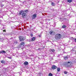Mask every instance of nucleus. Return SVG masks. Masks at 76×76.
I'll return each mask as SVG.
<instances>
[{"mask_svg": "<svg viewBox=\"0 0 76 76\" xmlns=\"http://www.w3.org/2000/svg\"><path fill=\"white\" fill-rule=\"evenodd\" d=\"M0 53H6V52L5 51H4V50H2L1 51H0Z\"/></svg>", "mask_w": 76, "mask_h": 76, "instance_id": "obj_12", "label": "nucleus"}, {"mask_svg": "<svg viewBox=\"0 0 76 76\" xmlns=\"http://www.w3.org/2000/svg\"><path fill=\"white\" fill-rule=\"evenodd\" d=\"M52 68L53 69H57V66L55 65H53L52 66Z\"/></svg>", "mask_w": 76, "mask_h": 76, "instance_id": "obj_8", "label": "nucleus"}, {"mask_svg": "<svg viewBox=\"0 0 76 76\" xmlns=\"http://www.w3.org/2000/svg\"><path fill=\"white\" fill-rule=\"evenodd\" d=\"M49 76H53V74L51 73H50L49 74Z\"/></svg>", "mask_w": 76, "mask_h": 76, "instance_id": "obj_21", "label": "nucleus"}, {"mask_svg": "<svg viewBox=\"0 0 76 76\" xmlns=\"http://www.w3.org/2000/svg\"><path fill=\"white\" fill-rule=\"evenodd\" d=\"M19 38L20 41H24V40H25L24 37L22 36L20 37H19Z\"/></svg>", "mask_w": 76, "mask_h": 76, "instance_id": "obj_4", "label": "nucleus"}, {"mask_svg": "<svg viewBox=\"0 0 76 76\" xmlns=\"http://www.w3.org/2000/svg\"><path fill=\"white\" fill-rule=\"evenodd\" d=\"M26 16V14L24 12L22 14V18H24Z\"/></svg>", "mask_w": 76, "mask_h": 76, "instance_id": "obj_9", "label": "nucleus"}, {"mask_svg": "<svg viewBox=\"0 0 76 76\" xmlns=\"http://www.w3.org/2000/svg\"><path fill=\"white\" fill-rule=\"evenodd\" d=\"M70 39H72V40H73V39H74V38H73L72 37H70Z\"/></svg>", "mask_w": 76, "mask_h": 76, "instance_id": "obj_23", "label": "nucleus"}, {"mask_svg": "<svg viewBox=\"0 0 76 76\" xmlns=\"http://www.w3.org/2000/svg\"><path fill=\"white\" fill-rule=\"evenodd\" d=\"M30 35L31 36V37H33V34H31Z\"/></svg>", "mask_w": 76, "mask_h": 76, "instance_id": "obj_28", "label": "nucleus"}, {"mask_svg": "<svg viewBox=\"0 0 76 76\" xmlns=\"http://www.w3.org/2000/svg\"><path fill=\"white\" fill-rule=\"evenodd\" d=\"M24 45H25V42H22L21 43H20L21 48H22V49H23V48H25Z\"/></svg>", "mask_w": 76, "mask_h": 76, "instance_id": "obj_3", "label": "nucleus"}, {"mask_svg": "<svg viewBox=\"0 0 76 76\" xmlns=\"http://www.w3.org/2000/svg\"><path fill=\"white\" fill-rule=\"evenodd\" d=\"M72 63H70V62H68L66 64H65V65L66 67H69L70 66Z\"/></svg>", "mask_w": 76, "mask_h": 76, "instance_id": "obj_2", "label": "nucleus"}, {"mask_svg": "<svg viewBox=\"0 0 76 76\" xmlns=\"http://www.w3.org/2000/svg\"><path fill=\"white\" fill-rule=\"evenodd\" d=\"M67 1L69 3H71L72 1V0H68Z\"/></svg>", "mask_w": 76, "mask_h": 76, "instance_id": "obj_19", "label": "nucleus"}, {"mask_svg": "<svg viewBox=\"0 0 76 76\" xmlns=\"http://www.w3.org/2000/svg\"><path fill=\"white\" fill-rule=\"evenodd\" d=\"M38 50H41V48H39Z\"/></svg>", "mask_w": 76, "mask_h": 76, "instance_id": "obj_31", "label": "nucleus"}, {"mask_svg": "<svg viewBox=\"0 0 76 76\" xmlns=\"http://www.w3.org/2000/svg\"><path fill=\"white\" fill-rule=\"evenodd\" d=\"M25 13V11L23 10H22L21 11H20L19 12V15H22L23 13Z\"/></svg>", "mask_w": 76, "mask_h": 76, "instance_id": "obj_5", "label": "nucleus"}, {"mask_svg": "<svg viewBox=\"0 0 76 76\" xmlns=\"http://www.w3.org/2000/svg\"><path fill=\"white\" fill-rule=\"evenodd\" d=\"M66 26H65L64 25L62 26V28H66Z\"/></svg>", "mask_w": 76, "mask_h": 76, "instance_id": "obj_18", "label": "nucleus"}, {"mask_svg": "<svg viewBox=\"0 0 76 76\" xmlns=\"http://www.w3.org/2000/svg\"><path fill=\"white\" fill-rule=\"evenodd\" d=\"M24 65H25L26 66V65H28V62L26 61H25L24 63Z\"/></svg>", "mask_w": 76, "mask_h": 76, "instance_id": "obj_11", "label": "nucleus"}, {"mask_svg": "<svg viewBox=\"0 0 76 76\" xmlns=\"http://www.w3.org/2000/svg\"><path fill=\"white\" fill-rule=\"evenodd\" d=\"M4 6V5H2V6Z\"/></svg>", "mask_w": 76, "mask_h": 76, "instance_id": "obj_34", "label": "nucleus"}, {"mask_svg": "<svg viewBox=\"0 0 76 76\" xmlns=\"http://www.w3.org/2000/svg\"><path fill=\"white\" fill-rule=\"evenodd\" d=\"M60 21H61V22H62V21H61V19L60 20Z\"/></svg>", "mask_w": 76, "mask_h": 76, "instance_id": "obj_32", "label": "nucleus"}, {"mask_svg": "<svg viewBox=\"0 0 76 76\" xmlns=\"http://www.w3.org/2000/svg\"><path fill=\"white\" fill-rule=\"evenodd\" d=\"M5 62L4 61H1V63H2V64H4Z\"/></svg>", "mask_w": 76, "mask_h": 76, "instance_id": "obj_22", "label": "nucleus"}, {"mask_svg": "<svg viewBox=\"0 0 76 76\" xmlns=\"http://www.w3.org/2000/svg\"><path fill=\"white\" fill-rule=\"evenodd\" d=\"M51 4L52 6H55V4L54 2H52Z\"/></svg>", "mask_w": 76, "mask_h": 76, "instance_id": "obj_20", "label": "nucleus"}, {"mask_svg": "<svg viewBox=\"0 0 76 76\" xmlns=\"http://www.w3.org/2000/svg\"><path fill=\"white\" fill-rule=\"evenodd\" d=\"M61 38V35L59 34H56L55 37V39L56 40L60 39Z\"/></svg>", "mask_w": 76, "mask_h": 76, "instance_id": "obj_1", "label": "nucleus"}, {"mask_svg": "<svg viewBox=\"0 0 76 76\" xmlns=\"http://www.w3.org/2000/svg\"><path fill=\"white\" fill-rule=\"evenodd\" d=\"M75 42H76V38L75 39Z\"/></svg>", "mask_w": 76, "mask_h": 76, "instance_id": "obj_33", "label": "nucleus"}, {"mask_svg": "<svg viewBox=\"0 0 76 76\" xmlns=\"http://www.w3.org/2000/svg\"><path fill=\"white\" fill-rule=\"evenodd\" d=\"M7 69H8V68H7Z\"/></svg>", "mask_w": 76, "mask_h": 76, "instance_id": "obj_35", "label": "nucleus"}, {"mask_svg": "<svg viewBox=\"0 0 76 76\" xmlns=\"http://www.w3.org/2000/svg\"><path fill=\"white\" fill-rule=\"evenodd\" d=\"M7 58H9V59H12V57H8Z\"/></svg>", "mask_w": 76, "mask_h": 76, "instance_id": "obj_25", "label": "nucleus"}, {"mask_svg": "<svg viewBox=\"0 0 76 76\" xmlns=\"http://www.w3.org/2000/svg\"><path fill=\"white\" fill-rule=\"evenodd\" d=\"M3 32H6V30H3Z\"/></svg>", "mask_w": 76, "mask_h": 76, "instance_id": "obj_29", "label": "nucleus"}, {"mask_svg": "<svg viewBox=\"0 0 76 76\" xmlns=\"http://www.w3.org/2000/svg\"><path fill=\"white\" fill-rule=\"evenodd\" d=\"M35 37H34L31 39V40L32 41H35Z\"/></svg>", "mask_w": 76, "mask_h": 76, "instance_id": "obj_10", "label": "nucleus"}, {"mask_svg": "<svg viewBox=\"0 0 76 76\" xmlns=\"http://www.w3.org/2000/svg\"><path fill=\"white\" fill-rule=\"evenodd\" d=\"M57 70L58 72H60V67L58 68Z\"/></svg>", "mask_w": 76, "mask_h": 76, "instance_id": "obj_14", "label": "nucleus"}, {"mask_svg": "<svg viewBox=\"0 0 76 76\" xmlns=\"http://www.w3.org/2000/svg\"><path fill=\"white\" fill-rule=\"evenodd\" d=\"M24 12H28V10H24Z\"/></svg>", "mask_w": 76, "mask_h": 76, "instance_id": "obj_26", "label": "nucleus"}, {"mask_svg": "<svg viewBox=\"0 0 76 76\" xmlns=\"http://www.w3.org/2000/svg\"><path fill=\"white\" fill-rule=\"evenodd\" d=\"M3 40H4V39L3 38H0V41L2 42V41H3Z\"/></svg>", "mask_w": 76, "mask_h": 76, "instance_id": "obj_15", "label": "nucleus"}, {"mask_svg": "<svg viewBox=\"0 0 76 76\" xmlns=\"http://www.w3.org/2000/svg\"><path fill=\"white\" fill-rule=\"evenodd\" d=\"M64 58L65 60H67L68 57H67V56H65L64 57Z\"/></svg>", "mask_w": 76, "mask_h": 76, "instance_id": "obj_16", "label": "nucleus"}, {"mask_svg": "<svg viewBox=\"0 0 76 76\" xmlns=\"http://www.w3.org/2000/svg\"><path fill=\"white\" fill-rule=\"evenodd\" d=\"M50 51H51V53H52V52L53 53H54L55 51V50H54L52 49H50Z\"/></svg>", "mask_w": 76, "mask_h": 76, "instance_id": "obj_13", "label": "nucleus"}, {"mask_svg": "<svg viewBox=\"0 0 76 76\" xmlns=\"http://www.w3.org/2000/svg\"><path fill=\"white\" fill-rule=\"evenodd\" d=\"M54 32L53 31H50L49 32L50 34L51 35H54Z\"/></svg>", "mask_w": 76, "mask_h": 76, "instance_id": "obj_7", "label": "nucleus"}, {"mask_svg": "<svg viewBox=\"0 0 76 76\" xmlns=\"http://www.w3.org/2000/svg\"><path fill=\"white\" fill-rule=\"evenodd\" d=\"M64 74H66H66H67V73H68V72H67L66 71H65L64 72Z\"/></svg>", "mask_w": 76, "mask_h": 76, "instance_id": "obj_24", "label": "nucleus"}, {"mask_svg": "<svg viewBox=\"0 0 76 76\" xmlns=\"http://www.w3.org/2000/svg\"><path fill=\"white\" fill-rule=\"evenodd\" d=\"M37 17V14H34L32 16V19H35V18Z\"/></svg>", "mask_w": 76, "mask_h": 76, "instance_id": "obj_6", "label": "nucleus"}, {"mask_svg": "<svg viewBox=\"0 0 76 76\" xmlns=\"http://www.w3.org/2000/svg\"><path fill=\"white\" fill-rule=\"evenodd\" d=\"M5 70H6V69Z\"/></svg>", "mask_w": 76, "mask_h": 76, "instance_id": "obj_36", "label": "nucleus"}, {"mask_svg": "<svg viewBox=\"0 0 76 76\" xmlns=\"http://www.w3.org/2000/svg\"><path fill=\"white\" fill-rule=\"evenodd\" d=\"M14 44H18V42H17V41H14Z\"/></svg>", "mask_w": 76, "mask_h": 76, "instance_id": "obj_17", "label": "nucleus"}, {"mask_svg": "<svg viewBox=\"0 0 76 76\" xmlns=\"http://www.w3.org/2000/svg\"><path fill=\"white\" fill-rule=\"evenodd\" d=\"M63 52V54H64V53H65V52Z\"/></svg>", "mask_w": 76, "mask_h": 76, "instance_id": "obj_30", "label": "nucleus"}, {"mask_svg": "<svg viewBox=\"0 0 76 76\" xmlns=\"http://www.w3.org/2000/svg\"><path fill=\"white\" fill-rule=\"evenodd\" d=\"M38 36H39V37H41V34L39 35H38Z\"/></svg>", "mask_w": 76, "mask_h": 76, "instance_id": "obj_27", "label": "nucleus"}]
</instances>
